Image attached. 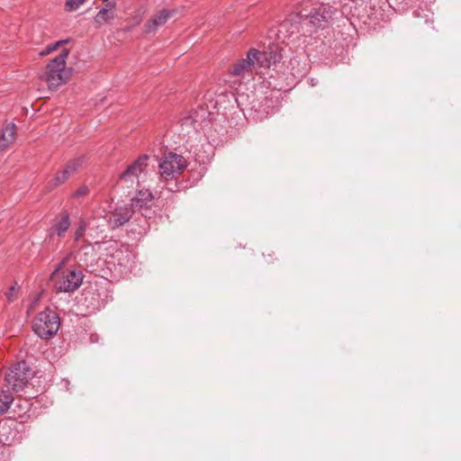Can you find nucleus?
Wrapping results in <instances>:
<instances>
[{
	"instance_id": "a878e982",
	"label": "nucleus",
	"mask_w": 461,
	"mask_h": 461,
	"mask_svg": "<svg viewBox=\"0 0 461 461\" xmlns=\"http://www.w3.org/2000/svg\"><path fill=\"white\" fill-rule=\"evenodd\" d=\"M8 146H10V144L8 142H6L5 140H4V138L1 136L0 137V150H4Z\"/></svg>"
},
{
	"instance_id": "9d476101",
	"label": "nucleus",
	"mask_w": 461,
	"mask_h": 461,
	"mask_svg": "<svg viewBox=\"0 0 461 461\" xmlns=\"http://www.w3.org/2000/svg\"><path fill=\"white\" fill-rule=\"evenodd\" d=\"M259 54L263 55V57L260 55L256 57L259 68H269L271 65L279 62L284 57L277 46L269 47L268 50L259 51Z\"/></svg>"
},
{
	"instance_id": "5701e85b",
	"label": "nucleus",
	"mask_w": 461,
	"mask_h": 461,
	"mask_svg": "<svg viewBox=\"0 0 461 461\" xmlns=\"http://www.w3.org/2000/svg\"><path fill=\"white\" fill-rule=\"evenodd\" d=\"M86 162V157L81 156L78 157L73 160H70L68 162V166L72 167L76 172L83 166V164Z\"/></svg>"
},
{
	"instance_id": "39448f33",
	"label": "nucleus",
	"mask_w": 461,
	"mask_h": 461,
	"mask_svg": "<svg viewBox=\"0 0 461 461\" xmlns=\"http://www.w3.org/2000/svg\"><path fill=\"white\" fill-rule=\"evenodd\" d=\"M59 324V315L54 311L47 308L35 317L32 328L37 336L48 339L58 332Z\"/></svg>"
},
{
	"instance_id": "c756f323",
	"label": "nucleus",
	"mask_w": 461,
	"mask_h": 461,
	"mask_svg": "<svg viewBox=\"0 0 461 461\" xmlns=\"http://www.w3.org/2000/svg\"><path fill=\"white\" fill-rule=\"evenodd\" d=\"M352 2H357L358 0H351Z\"/></svg>"
},
{
	"instance_id": "6ab92c4d",
	"label": "nucleus",
	"mask_w": 461,
	"mask_h": 461,
	"mask_svg": "<svg viewBox=\"0 0 461 461\" xmlns=\"http://www.w3.org/2000/svg\"><path fill=\"white\" fill-rule=\"evenodd\" d=\"M69 41L68 39L67 40H61V41H56L55 43H52V44H50L46 47V49L44 50H42L40 55L41 56H46V55H49L50 53L57 50L60 46H62L63 44L65 43H68Z\"/></svg>"
},
{
	"instance_id": "6e6552de",
	"label": "nucleus",
	"mask_w": 461,
	"mask_h": 461,
	"mask_svg": "<svg viewBox=\"0 0 461 461\" xmlns=\"http://www.w3.org/2000/svg\"><path fill=\"white\" fill-rule=\"evenodd\" d=\"M259 55V51L256 49H250L245 59H239L230 68L229 72L234 77H244L247 74L252 71V68L258 66L257 56ZM263 57L262 54H260Z\"/></svg>"
},
{
	"instance_id": "9b49d317",
	"label": "nucleus",
	"mask_w": 461,
	"mask_h": 461,
	"mask_svg": "<svg viewBox=\"0 0 461 461\" xmlns=\"http://www.w3.org/2000/svg\"><path fill=\"white\" fill-rule=\"evenodd\" d=\"M133 211L131 206L118 207L109 216L108 223L112 228H117L127 222L132 216Z\"/></svg>"
},
{
	"instance_id": "423d86ee",
	"label": "nucleus",
	"mask_w": 461,
	"mask_h": 461,
	"mask_svg": "<svg viewBox=\"0 0 461 461\" xmlns=\"http://www.w3.org/2000/svg\"><path fill=\"white\" fill-rule=\"evenodd\" d=\"M186 167V159L182 155L169 152L159 162L158 172L160 179L165 182L176 179Z\"/></svg>"
},
{
	"instance_id": "a211bd4d",
	"label": "nucleus",
	"mask_w": 461,
	"mask_h": 461,
	"mask_svg": "<svg viewBox=\"0 0 461 461\" xmlns=\"http://www.w3.org/2000/svg\"><path fill=\"white\" fill-rule=\"evenodd\" d=\"M70 176L65 171V169L58 172L56 176L49 182L50 188H54L63 183H65Z\"/></svg>"
},
{
	"instance_id": "4be33fe9",
	"label": "nucleus",
	"mask_w": 461,
	"mask_h": 461,
	"mask_svg": "<svg viewBox=\"0 0 461 461\" xmlns=\"http://www.w3.org/2000/svg\"><path fill=\"white\" fill-rule=\"evenodd\" d=\"M86 224L84 220H80L78 225L75 230V240H79L86 232Z\"/></svg>"
},
{
	"instance_id": "f3484780",
	"label": "nucleus",
	"mask_w": 461,
	"mask_h": 461,
	"mask_svg": "<svg viewBox=\"0 0 461 461\" xmlns=\"http://www.w3.org/2000/svg\"><path fill=\"white\" fill-rule=\"evenodd\" d=\"M16 131L17 128L14 123H8L4 127L1 136L4 138V140H5L11 145L15 140Z\"/></svg>"
},
{
	"instance_id": "dca6fc26",
	"label": "nucleus",
	"mask_w": 461,
	"mask_h": 461,
	"mask_svg": "<svg viewBox=\"0 0 461 461\" xmlns=\"http://www.w3.org/2000/svg\"><path fill=\"white\" fill-rule=\"evenodd\" d=\"M13 401V394L4 388V384H2V380L0 379V415L9 409Z\"/></svg>"
},
{
	"instance_id": "393cba45",
	"label": "nucleus",
	"mask_w": 461,
	"mask_h": 461,
	"mask_svg": "<svg viewBox=\"0 0 461 461\" xmlns=\"http://www.w3.org/2000/svg\"><path fill=\"white\" fill-rule=\"evenodd\" d=\"M263 256L266 258V262L267 264L273 263L276 258L275 257V252L271 249H267V251L263 252Z\"/></svg>"
},
{
	"instance_id": "7ed1b4c3",
	"label": "nucleus",
	"mask_w": 461,
	"mask_h": 461,
	"mask_svg": "<svg viewBox=\"0 0 461 461\" xmlns=\"http://www.w3.org/2000/svg\"><path fill=\"white\" fill-rule=\"evenodd\" d=\"M62 261L50 276L58 292L72 293L81 285L84 275L77 268H63Z\"/></svg>"
},
{
	"instance_id": "f8f14e48",
	"label": "nucleus",
	"mask_w": 461,
	"mask_h": 461,
	"mask_svg": "<svg viewBox=\"0 0 461 461\" xmlns=\"http://www.w3.org/2000/svg\"><path fill=\"white\" fill-rule=\"evenodd\" d=\"M170 16L171 13L168 10H160L144 24V32L146 33H150L157 31L158 27L164 25L167 22Z\"/></svg>"
},
{
	"instance_id": "cd10ccee",
	"label": "nucleus",
	"mask_w": 461,
	"mask_h": 461,
	"mask_svg": "<svg viewBox=\"0 0 461 461\" xmlns=\"http://www.w3.org/2000/svg\"><path fill=\"white\" fill-rule=\"evenodd\" d=\"M37 301H38V299H35V300H34V301L30 304L29 308H28V312H30V311H33V309H34V307H35V305H36V303H37Z\"/></svg>"
},
{
	"instance_id": "2eb2a0df",
	"label": "nucleus",
	"mask_w": 461,
	"mask_h": 461,
	"mask_svg": "<svg viewBox=\"0 0 461 461\" xmlns=\"http://www.w3.org/2000/svg\"><path fill=\"white\" fill-rule=\"evenodd\" d=\"M204 117V113L199 114L197 111H192L181 119V126L185 129L194 128L201 125V121Z\"/></svg>"
},
{
	"instance_id": "4468645a",
	"label": "nucleus",
	"mask_w": 461,
	"mask_h": 461,
	"mask_svg": "<svg viewBox=\"0 0 461 461\" xmlns=\"http://www.w3.org/2000/svg\"><path fill=\"white\" fill-rule=\"evenodd\" d=\"M115 17L114 5L111 4L106 5L105 7L102 8L97 14L95 16V23L98 26L108 23L113 21Z\"/></svg>"
},
{
	"instance_id": "bb28decb",
	"label": "nucleus",
	"mask_w": 461,
	"mask_h": 461,
	"mask_svg": "<svg viewBox=\"0 0 461 461\" xmlns=\"http://www.w3.org/2000/svg\"><path fill=\"white\" fill-rule=\"evenodd\" d=\"M64 169L69 176H73L76 173V171L72 167H70L68 163L66 164Z\"/></svg>"
},
{
	"instance_id": "ddd939ff",
	"label": "nucleus",
	"mask_w": 461,
	"mask_h": 461,
	"mask_svg": "<svg viewBox=\"0 0 461 461\" xmlns=\"http://www.w3.org/2000/svg\"><path fill=\"white\" fill-rule=\"evenodd\" d=\"M70 227V220L68 213H63L61 218L50 229V237L57 235L58 237H64L65 233Z\"/></svg>"
},
{
	"instance_id": "20e7f679",
	"label": "nucleus",
	"mask_w": 461,
	"mask_h": 461,
	"mask_svg": "<svg viewBox=\"0 0 461 461\" xmlns=\"http://www.w3.org/2000/svg\"><path fill=\"white\" fill-rule=\"evenodd\" d=\"M32 377V371L24 361L13 365L4 377H0L4 388L11 393L23 391Z\"/></svg>"
},
{
	"instance_id": "0eeeda50",
	"label": "nucleus",
	"mask_w": 461,
	"mask_h": 461,
	"mask_svg": "<svg viewBox=\"0 0 461 461\" xmlns=\"http://www.w3.org/2000/svg\"><path fill=\"white\" fill-rule=\"evenodd\" d=\"M149 159L148 155L140 156L120 174L118 183L125 184L127 186L138 184L140 177L147 170Z\"/></svg>"
},
{
	"instance_id": "c85d7f7f",
	"label": "nucleus",
	"mask_w": 461,
	"mask_h": 461,
	"mask_svg": "<svg viewBox=\"0 0 461 461\" xmlns=\"http://www.w3.org/2000/svg\"><path fill=\"white\" fill-rule=\"evenodd\" d=\"M281 26L285 28L286 27V23H283Z\"/></svg>"
},
{
	"instance_id": "412c9836",
	"label": "nucleus",
	"mask_w": 461,
	"mask_h": 461,
	"mask_svg": "<svg viewBox=\"0 0 461 461\" xmlns=\"http://www.w3.org/2000/svg\"><path fill=\"white\" fill-rule=\"evenodd\" d=\"M86 0H67L65 3V8L67 11L73 12L77 10Z\"/></svg>"
},
{
	"instance_id": "1a4fd4ad",
	"label": "nucleus",
	"mask_w": 461,
	"mask_h": 461,
	"mask_svg": "<svg viewBox=\"0 0 461 461\" xmlns=\"http://www.w3.org/2000/svg\"><path fill=\"white\" fill-rule=\"evenodd\" d=\"M154 195L149 189L140 190L138 194L131 200V208L132 211H138L144 217H149L148 212L152 205Z\"/></svg>"
},
{
	"instance_id": "f03ea898",
	"label": "nucleus",
	"mask_w": 461,
	"mask_h": 461,
	"mask_svg": "<svg viewBox=\"0 0 461 461\" xmlns=\"http://www.w3.org/2000/svg\"><path fill=\"white\" fill-rule=\"evenodd\" d=\"M68 54V49L62 50L60 54L52 59L46 66L45 74L41 77L47 82L50 89L54 90L68 80L70 71L66 69Z\"/></svg>"
},
{
	"instance_id": "aec40b11",
	"label": "nucleus",
	"mask_w": 461,
	"mask_h": 461,
	"mask_svg": "<svg viewBox=\"0 0 461 461\" xmlns=\"http://www.w3.org/2000/svg\"><path fill=\"white\" fill-rule=\"evenodd\" d=\"M20 288L17 285H12L5 293V297L9 303L14 302L19 295Z\"/></svg>"
},
{
	"instance_id": "f257e3e1",
	"label": "nucleus",
	"mask_w": 461,
	"mask_h": 461,
	"mask_svg": "<svg viewBox=\"0 0 461 461\" xmlns=\"http://www.w3.org/2000/svg\"><path fill=\"white\" fill-rule=\"evenodd\" d=\"M311 0H304L303 7L299 12L302 22L309 27V32H315L318 30L327 28L335 19L338 10L330 4L321 3L318 6L313 7L310 12L306 6Z\"/></svg>"
},
{
	"instance_id": "b1692460",
	"label": "nucleus",
	"mask_w": 461,
	"mask_h": 461,
	"mask_svg": "<svg viewBox=\"0 0 461 461\" xmlns=\"http://www.w3.org/2000/svg\"><path fill=\"white\" fill-rule=\"evenodd\" d=\"M89 193V189L86 185L80 186L74 194L73 196L76 198L86 196Z\"/></svg>"
}]
</instances>
